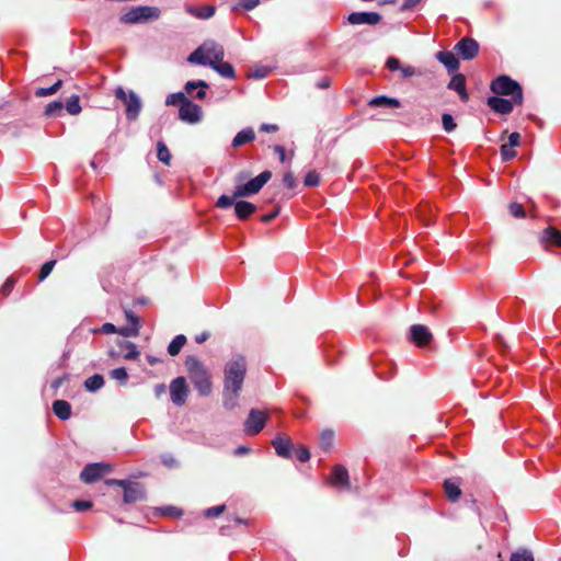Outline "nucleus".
<instances>
[{
  "mask_svg": "<svg viewBox=\"0 0 561 561\" xmlns=\"http://www.w3.org/2000/svg\"><path fill=\"white\" fill-rule=\"evenodd\" d=\"M248 176V172H239L234 178L237 186L232 195L224 194L219 196L215 206L220 209H227L232 206L233 201L241 197H248L257 194L262 190V187L271 180L272 171L265 170L261 172L257 176L242 184Z\"/></svg>",
  "mask_w": 561,
  "mask_h": 561,
  "instance_id": "1",
  "label": "nucleus"
},
{
  "mask_svg": "<svg viewBox=\"0 0 561 561\" xmlns=\"http://www.w3.org/2000/svg\"><path fill=\"white\" fill-rule=\"evenodd\" d=\"M187 339L184 334H179L171 341L167 351H181Z\"/></svg>",
  "mask_w": 561,
  "mask_h": 561,
  "instance_id": "39",
  "label": "nucleus"
},
{
  "mask_svg": "<svg viewBox=\"0 0 561 561\" xmlns=\"http://www.w3.org/2000/svg\"><path fill=\"white\" fill-rule=\"evenodd\" d=\"M295 456L301 462H306V461H308L310 459L309 450L306 447H302V446L295 450Z\"/></svg>",
  "mask_w": 561,
  "mask_h": 561,
  "instance_id": "51",
  "label": "nucleus"
},
{
  "mask_svg": "<svg viewBox=\"0 0 561 561\" xmlns=\"http://www.w3.org/2000/svg\"><path fill=\"white\" fill-rule=\"evenodd\" d=\"M422 0H404L401 5V11L413 10Z\"/></svg>",
  "mask_w": 561,
  "mask_h": 561,
  "instance_id": "55",
  "label": "nucleus"
},
{
  "mask_svg": "<svg viewBox=\"0 0 561 561\" xmlns=\"http://www.w3.org/2000/svg\"><path fill=\"white\" fill-rule=\"evenodd\" d=\"M187 100L190 99L185 95L184 92H176L167 96L165 104L182 106Z\"/></svg>",
  "mask_w": 561,
  "mask_h": 561,
  "instance_id": "35",
  "label": "nucleus"
},
{
  "mask_svg": "<svg viewBox=\"0 0 561 561\" xmlns=\"http://www.w3.org/2000/svg\"><path fill=\"white\" fill-rule=\"evenodd\" d=\"M279 129L278 125L276 124H266V123H263L260 127H259V130L260 131H264V133H275Z\"/></svg>",
  "mask_w": 561,
  "mask_h": 561,
  "instance_id": "56",
  "label": "nucleus"
},
{
  "mask_svg": "<svg viewBox=\"0 0 561 561\" xmlns=\"http://www.w3.org/2000/svg\"><path fill=\"white\" fill-rule=\"evenodd\" d=\"M211 68L224 78L233 79L236 77V71L232 65L224 61V59L211 66Z\"/></svg>",
  "mask_w": 561,
  "mask_h": 561,
  "instance_id": "28",
  "label": "nucleus"
},
{
  "mask_svg": "<svg viewBox=\"0 0 561 561\" xmlns=\"http://www.w3.org/2000/svg\"><path fill=\"white\" fill-rule=\"evenodd\" d=\"M72 507L76 511H87V510H90L92 507V502H90V501H75L72 503Z\"/></svg>",
  "mask_w": 561,
  "mask_h": 561,
  "instance_id": "54",
  "label": "nucleus"
},
{
  "mask_svg": "<svg viewBox=\"0 0 561 561\" xmlns=\"http://www.w3.org/2000/svg\"><path fill=\"white\" fill-rule=\"evenodd\" d=\"M205 51V55L208 60V66L211 67L218 61H221L225 57L224 47L215 42H207L202 45Z\"/></svg>",
  "mask_w": 561,
  "mask_h": 561,
  "instance_id": "17",
  "label": "nucleus"
},
{
  "mask_svg": "<svg viewBox=\"0 0 561 561\" xmlns=\"http://www.w3.org/2000/svg\"><path fill=\"white\" fill-rule=\"evenodd\" d=\"M255 139V133L251 127L244 128L240 130L233 138L231 146L233 148H239L248 142H251Z\"/></svg>",
  "mask_w": 561,
  "mask_h": 561,
  "instance_id": "23",
  "label": "nucleus"
},
{
  "mask_svg": "<svg viewBox=\"0 0 561 561\" xmlns=\"http://www.w3.org/2000/svg\"><path fill=\"white\" fill-rule=\"evenodd\" d=\"M179 118L188 124H196L202 118V108L191 100H187L179 108Z\"/></svg>",
  "mask_w": 561,
  "mask_h": 561,
  "instance_id": "12",
  "label": "nucleus"
},
{
  "mask_svg": "<svg viewBox=\"0 0 561 561\" xmlns=\"http://www.w3.org/2000/svg\"><path fill=\"white\" fill-rule=\"evenodd\" d=\"M447 87L448 89L456 91L462 102H467L469 100L466 89V77L462 73H456L453 76Z\"/></svg>",
  "mask_w": 561,
  "mask_h": 561,
  "instance_id": "19",
  "label": "nucleus"
},
{
  "mask_svg": "<svg viewBox=\"0 0 561 561\" xmlns=\"http://www.w3.org/2000/svg\"><path fill=\"white\" fill-rule=\"evenodd\" d=\"M368 105L370 107H380V106H385V107H400L401 106V102L398 99H396V98H390V96H386V95H379V96L373 98L368 102Z\"/></svg>",
  "mask_w": 561,
  "mask_h": 561,
  "instance_id": "24",
  "label": "nucleus"
},
{
  "mask_svg": "<svg viewBox=\"0 0 561 561\" xmlns=\"http://www.w3.org/2000/svg\"><path fill=\"white\" fill-rule=\"evenodd\" d=\"M103 385H104L103 376L99 375V374H95V375L89 377L84 381L85 389L91 392L99 390L100 388L103 387Z\"/></svg>",
  "mask_w": 561,
  "mask_h": 561,
  "instance_id": "30",
  "label": "nucleus"
},
{
  "mask_svg": "<svg viewBox=\"0 0 561 561\" xmlns=\"http://www.w3.org/2000/svg\"><path fill=\"white\" fill-rule=\"evenodd\" d=\"M56 264V261L55 260H50L46 263H44L39 270V273H38V280L39 282H43L45 278L48 277V275L51 273L54 266Z\"/></svg>",
  "mask_w": 561,
  "mask_h": 561,
  "instance_id": "40",
  "label": "nucleus"
},
{
  "mask_svg": "<svg viewBox=\"0 0 561 561\" xmlns=\"http://www.w3.org/2000/svg\"><path fill=\"white\" fill-rule=\"evenodd\" d=\"M65 108L66 111L70 114V115H78L81 113L82 108H81V105H80V99H79V95H71L66 104H65Z\"/></svg>",
  "mask_w": 561,
  "mask_h": 561,
  "instance_id": "31",
  "label": "nucleus"
},
{
  "mask_svg": "<svg viewBox=\"0 0 561 561\" xmlns=\"http://www.w3.org/2000/svg\"><path fill=\"white\" fill-rule=\"evenodd\" d=\"M124 489V502L133 503L142 497V492L137 483H130L123 488Z\"/></svg>",
  "mask_w": 561,
  "mask_h": 561,
  "instance_id": "26",
  "label": "nucleus"
},
{
  "mask_svg": "<svg viewBox=\"0 0 561 561\" xmlns=\"http://www.w3.org/2000/svg\"><path fill=\"white\" fill-rule=\"evenodd\" d=\"M304 184L307 187H316L320 184V174L316 170L309 171L304 179Z\"/></svg>",
  "mask_w": 561,
  "mask_h": 561,
  "instance_id": "36",
  "label": "nucleus"
},
{
  "mask_svg": "<svg viewBox=\"0 0 561 561\" xmlns=\"http://www.w3.org/2000/svg\"><path fill=\"white\" fill-rule=\"evenodd\" d=\"M443 127L447 133H451L456 129L457 125L454 117L450 114H443L442 116Z\"/></svg>",
  "mask_w": 561,
  "mask_h": 561,
  "instance_id": "43",
  "label": "nucleus"
},
{
  "mask_svg": "<svg viewBox=\"0 0 561 561\" xmlns=\"http://www.w3.org/2000/svg\"><path fill=\"white\" fill-rule=\"evenodd\" d=\"M187 60L190 62H194V64H198V65H203V66H208V60H207V57L205 55L203 46H199L198 48H196L188 56Z\"/></svg>",
  "mask_w": 561,
  "mask_h": 561,
  "instance_id": "33",
  "label": "nucleus"
},
{
  "mask_svg": "<svg viewBox=\"0 0 561 561\" xmlns=\"http://www.w3.org/2000/svg\"><path fill=\"white\" fill-rule=\"evenodd\" d=\"M188 376L195 388L203 396L211 391V381L208 369L195 357L188 356L185 360Z\"/></svg>",
  "mask_w": 561,
  "mask_h": 561,
  "instance_id": "3",
  "label": "nucleus"
},
{
  "mask_svg": "<svg viewBox=\"0 0 561 561\" xmlns=\"http://www.w3.org/2000/svg\"><path fill=\"white\" fill-rule=\"evenodd\" d=\"M191 12L197 16L198 19H209L215 14V7L214 5H205L201 8H195L191 10Z\"/></svg>",
  "mask_w": 561,
  "mask_h": 561,
  "instance_id": "34",
  "label": "nucleus"
},
{
  "mask_svg": "<svg viewBox=\"0 0 561 561\" xmlns=\"http://www.w3.org/2000/svg\"><path fill=\"white\" fill-rule=\"evenodd\" d=\"M53 411L57 417L66 421L71 415V405L65 400H57L53 403Z\"/></svg>",
  "mask_w": 561,
  "mask_h": 561,
  "instance_id": "27",
  "label": "nucleus"
},
{
  "mask_svg": "<svg viewBox=\"0 0 561 561\" xmlns=\"http://www.w3.org/2000/svg\"><path fill=\"white\" fill-rule=\"evenodd\" d=\"M157 157L165 165H169L171 162V152L163 141H158L157 144Z\"/></svg>",
  "mask_w": 561,
  "mask_h": 561,
  "instance_id": "29",
  "label": "nucleus"
},
{
  "mask_svg": "<svg viewBox=\"0 0 561 561\" xmlns=\"http://www.w3.org/2000/svg\"><path fill=\"white\" fill-rule=\"evenodd\" d=\"M331 84V80L328 77L322 78L317 82V87L320 89H327Z\"/></svg>",
  "mask_w": 561,
  "mask_h": 561,
  "instance_id": "64",
  "label": "nucleus"
},
{
  "mask_svg": "<svg viewBox=\"0 0 561 561\" xmlns=\"http://www.w3.org/2000/svg\"><path fill=\"white\" fill-rule=\"evenodd\" d=\"M125 314L129 325L119 329L118 336L121 339L117 340V346L121 348V351H136V345L128 341L127 337L138 334L139 318L134 312L128 310L125 311Z\"/></svg>",
  "mask_w": 561,
  "mask_h": 561,
  "instance_id": "6",
  "label": "nucleus"
},
{
  "mask_svg": "<svg viewBox=\"0 0 561 561\" xmlns=\"http://www.w3.org/2000/svg\"><path fill=\"white\" fill-rule=\"evenodd\" d=\"M232 206H234V215L240 220H247L256 211V206L253 203L247 201H237L236 203L233 202Z\"/></svg>",
  "mask_w": 561,
  "mask_h": 561,
  "instance_id": "21",
  "label": "nucleus"
},
{
  "mask_svg": "<svg viewBox=\"0 0 561 561\" xmlns=\"http://www.w3.org/2000/svg\"><path fill=\"white\" fill-rule=\"evenodd\" d=\"M399 71L401 72V78H403V79H408V78L419 75L416 69L409 65H407V66L402 65L401 69H399Z\"/></svg>",
  "mask_w": 561,
  "mask_h": 561,
  "instance_id": "52",
  "label": "nucleus"
},
{
  "mask_svg": "<svg viewBox=\"0 0 561 561\" xmlns=\"http://www.w3.org/2000/svg\"><path fill=\"white\" fill-rule=\"evenodd\" d=\"M520 135L517 131L512 133L508 136V144L511 147H517L519 145Z\"/></svg>",
  "mask_w": 561,
  "mask_h": 561,
  "instance_id": "60",
  "label": "nucleus"
},
{
  "mask_svg": "<svg viewBox=\"0 0 561 561\" xmlns=\"http://www.w3.org/2000/svg\"><path fill=\"white\" fill-rule=\"evenodd\" d=\"M163 514L164 515H169V516H181L182 515V511L180 508H176L174 506H168V507H164L162 510Z\"/></svg>",
  "mask_w": 561,
  "mask_h": 561,
  "instance_id": "57",
  "label": "nucleus"
},
{
  "mask_svg": "<svg viewBox=\"0 0 561 561\" xmlns=\"http://www.w3.org/2000/svg\"><path fill=\"white\" fill-rule=\"evenodd\" d=\"M510 561H535L534 556L528 550H522L512 553Z\"/></svg>",
  "mask_w": 561,
  "mask_h": 561,
  "instance_id": "41",
  "label": "nucleus"
},
{
  "mask_svg": "<svg viewBox=\"0 0 561 561\" xmlns=\"http://www.w3.org/2000/svg\"><path fill=\"white\" fill-rule=\"evenodd\" d=\"M347 21L353 25H376L381 21V15L377 12H353L348 15Z\"/></svg>",
  "mask_w": 561,
  "mask_h": 561,
  "instance_id": "15",
  "label": "nucleus"
},
{
  "mask_svg": "<svg viewBox=\"0 0 561 561\" xmlns=\"http://www.w3.org/2000/svg\"><path fill=\"white\" fill-rule=\"evenodd\" d=\"M115 98L125 105V114L128 121H136L141 110L139 96L134 92H126L122 87L116 88Z\"/></svg>",
  "mask_w": 561,
  "mask_h": 561,
  "instance_id": "7",
  "label": "nucleus"
},
{
  "mask_svg": "<svg viewBox=\"0 0 561 561\" xmlns=\"http://www.w3.org/2000/svg\"><path fill=\"white\" fill-rule=\"evenodd\" d=\"M197 88L207 89L208 83L204 80L188 81V82H186V84L184 87L186 93H192L193 90H195Z\"/></svg>",
  "mask_w": 561,
  "mask_h": 561,
  "instance_id": "46",
  "label": "nucleus"
},
{
  "mask_svg": "<svg viewBox=\"0 0 561 561\" xmlns=\"http://www.w3.org/2000/svg\"><path fill=\"white\" fill-rule=\"evenodd\" d=\"M401 66H402V64L397 57L390 56L387 58L386 67L390 71H397V70L401 69Z\"/></svg>",
  "mask_w": 561,
  "mask_h": 561,
  "instance_id": "50",
  "label": "nucleus"
},
{
  "mask_svg": "<svg viewBox=\"0 0 561 561\" xmlns=\"http://www.w3.org/2000/svg\"><path fill=\"white\" fill-rule=\"evenodd\" d=\"M279 214V207H277L275 210H273L272 213L270 214H266L264 216L261 217V220L265 224H268L271 222L272 220H274Z\"/></svg>",
  "mask_w": 561,
  "mask_h": 561,
  "instance_id": "61",
  "label": "nucleus"
},
{
  "mask_svg": "<svg viewBox=\"0 0 561 561\" xmlns=\"http://www.w3.org/2000/svg\"><path fill=\"white\" fill-rule=\"evenodd\" d=\"M273 150L279 156V160L280 162H285L286 160V151H285V148L280 145H275L273 147Z\"/></svg>",
  "mask_w": 561,
  "mask_h": 561,
  "instance_id": "62",
  "label": "nucleus"
},
{
  "mask_svg": "<svg viewBox=\"0 0 561 561\" xmlns=\"http://www.w3.org/2000/svg\"><path fill=\"white\" fill-rule=\"evenodd\" d=\"M171 400L176 405H182L186 401L187 387L183 377H178L170 385Z\"/></svg>",
  "mask_w": 561,
  "mask_h": 561,
  "instance_id": "13",
  "label": "nucleus"
},
{
  "mask_svg": "<svg viewBox=\"0 0 561 561\" xmlns=\"http://www.w3.org/2000/svg\"><path fill=\"white\" fill-rule=\"evenodd\" d=\"M95 332H100V333H104V334H111V333H117L118 334L119 330H117L116 327L113 323L106 322L99 330H96ZM118 339H121V337L117 335L116 341Z\"/></svg>",
  "mask_w": 561,
  "mask_h": 561,
  "instance_id": "53",
  "label": "nucleus"
},
{
  "mask_svg": "<svg viewBox=\"0 0 561 561\" xmlns=\"http://www.w3.org/2000/svg\"><path fill=\"white\" fill-rule=\"evenodd\" d=\"M111 471L112 467L106 462L89 463L82 469L80 478L84 483H92Z\"/></svg>",
  "mask_w": 561,
  "mask_h": 561,
  "instance_id": "9",
  "label": "nucleus"
},
{
  "mask_svg": "<svg viewBox=\"0 0 561 561\" xmlns=\"http://www.w3.org/2000/svg\"><path fill=\"white\" fill-rule=\"evenodd\" d=\"M266 75H267V69L262 67V68H256L253 72L249 73V77L260 79V78L266 77Z\"/></svg>",
  "mask_w": 561,
  "mask_h": 561,
  "instance_id": "59",
  "label": "nucleus"
},
{
  "mask_svg": "<svg viewBox=\"0 0 561 561\" xmlns=\"http://www.w3.org/2000/svg\"><path fill=\"white\" fill-rule=\"evenodd\" d=\"M15 283H16V279L13 276L8 277L7 280L4 282V284L0 288L1 295L4 297L9 296L11 294V291L13 290Z\"/></svg>",
  "mask_w": 561,
  "mask_h": 561,
  "instance_id": "44",
  "label": "nucleus"
},
{
  "mask_svg": "<svg viewBox=\"0 0 561 561\" xmlns=\"http://www.w3.org/2000/svg\"><path fill=\"white\" fill-rule=\"evenodd\" d=\"M480 45L472 37L461 38L454 47L456 55L463 60H472L479 54Z\"/></svg>",
  "mask_w": 561,
  "mask_h": 561,
  "instance_id": "10",
  "label": "nucleus"
},
{
  "mask_svg": "<svg viewBox=\"0 0 561 561\" xmlns=\"http://www.w3.org/2000/svg\"><path fill=\"white\" fill-rule=\"evenodd\" d=\"M272 444H273L277 455L285 457V458H290L293 456V450H291L293 445H291L290 438H288L286 436H278L273 440Z\"/></svg>",
  "mask_w": 561,
  "mask_h": 561,
  "instance_id": "22",
  "label": "nucleus"
},
{
  "mask_svg": "<svg viewBox=\"0 0 561 561\" xmlns=\"http://www.w3.org/2000/svg\"><path fill=\"white\" fill-rule=\"evenodd\" d=\"M283 183L289 190H294L297 187V179H296L295 174L290 171H288L284 174Z\"/></svg>",
  "mask_w": 561,
  "mask_h": 561,
  "instance_id": "45",
  "label": "nucleus"
},
{
  "mask_svg": "<svg viewBox=\"0 0 561 561\" xmlns=\"http://www.w3.org/2000/svg\"><path fill=\"white\" fill-rule=\"evenodd\" d=\"M436 59L446 67L448 72H454L459 69V60L454 51L440 50L436 54Z\"/></svg>",
  "mask_w": 561,
  "mask_h": 561,
  "instance_id": "20",
  "label": "nucleus"
},
{
  "mask_svg": "<svg viewBox=\"0 0 561 561\" xmlns=\"http://www.w3.org/2000/svg\"><path fill=\"white\" fill-rule=\"evenodd\" d=\"M267 413L260 410H251L244 423V432L248 435H256L265 425Z\"/></svg>",
  "mask_w": 561,
  "mask_h": 561,
  "instance_id": "11",
  "label": "nucleus"
},
{
  "mask_svg": "<svg viewBox=\"0 0 561 561\" xmlns=\"http://www.w3.org/2000/svg\"><path fill=\"white\" fill-rule=\"evenodd\" d=\"M111 376H112V378H114L121 382H126L127 377H128L126 369L123 367L113 369L111 371Z\"/></svg>",
  "mask_w": 561,
  "mask_h": 561,
  "instance_id": "48",
  "label": "nucleus"
},
{
  "mask_svg": "<svg viewBox=\"0 0 561 561\" xmlns=\"http://www.w3.org/2000/svg\"><path fill=\"white\" fill-rule=\"evenodd\" d=\"M508 211L514 218H526L524 206L517 202L508 204Z\"/></svg>",
  "mask_w": 561,
  "mask_h": 561,
  "instance_id": "37",
  "label": "nucleus"
},
{
  "mask_svg": "<svg viewBox=\"0 0 561 561\" xmlns=\"http://www.w3.org/2000/svg\"><path fill=\"white\" fill-rule=\"evenodd\" d=\"M64 110V104L60 101H53L48 103L44 110L46 117L59 116Z\"/></svg>",
  "mask_w": 561,
  "mask_h": 561,
  "instance_id": "32",
  "label": "nucleus"
},
{
  "mask_svg": "<svg viewBox=\"0 0 561 561\" xmlns=\"http://www.w3.org/2000/svg\"><path fill=\"white\" fill-rule=\"evenodd\" d=\"M55 94L54 90L51 89V87H48V88H38L36 91H35V95L38 96V98H44V96H48V95H53Z\"/></svg>",
  "mask_w": 561,
  "mask_h": 561,
  "instance_id": "58",
  "label": "nucleus"
},
{
  "mask_svg": "<svg viewBox=\"0 0 561 561\" xmlns=\"http://www.w3.org/2000/svg\"><path fill=\"white\" fill-rule=\"evenodd\" d=\"M107 485H118L122 488H125L128 484V481L125 480H117V479H108L105 481Z\"/></svg>",
  "mask_w": 561,
  "mask_h": 561,
  "instance_id": "63",
  "label": "nucleus"
},
{
  "mask_svg": "<svg viewBox=\"0 0 561 561\" xmlns=\"http://www.w3.org/2000/svg\"><path fill=\"white\" fill-rule=\"evenodd\" d=\"M490 108L500 114H510L513 111L515 102L513 99L507 100L499 96H490L486 101Z\"/></svg>",
  "mask_w": 561,
  "mask_h": 561,
  "instance_id": "18",
  "label": "nucleus"
},
{
  "mask_svg": "<svg viewBox=\"0 0 561 561\" xmlns=\"http://www.w3.org/2000/svg\"><path fill=\"white\" fill-rule=\"evenodd\" d=\"M260 3V0H241L240 2H238L233 9H238L239 7L243 8L244 10H253L254 8H256Z\"/></svg>",
  "mask_w": 561,
  "mask_h": 561,
  "instance_id": "49",
  "label": "nucleus"
},
{
  "mask_svg": "<svg viewBox=\"0 0 561 561\" xmlns=\"http://www.w3.org/2000/svg\"><path fill=\"white\" fill-rule=\"evenodd\" d=\"M507 144L501 146V157L502 161L507 162L516 157V151L512 149Z\"/></svg>",
  "mask_w": 561,
  "mask_h": 561,
  "instance_id": "42",
  "label": "nucleus"
},
{
  "mask_svg": "<svg viewBox=\"0 0 561 561\" xmlns=\"http://www.w3.org/2000/svg\"><path fill=\"white\" fill-rule=\"evenodd\" d=\"M539 241L546 249L551 245L561 248V231L553 226H549L541 231Z\"/></svg>",
  "mask_w": 561,
  "mask_h": 561,
  "instance_id": "16",
  "label": "nucleus"
},
{
  "mask_svg": "<svg viewBox=\"0 0 561 561\" xmlns=\"http://www.w3.org/2000/svg\"><path fill=\"white\" fill-rule=\"evenodd\" d=\"M408 339L419 348L428 347L433 341L431 330L424 324H413L410 327Z\"/></svg>",
  "mask_w": 561,
  "mask_h": 561,
  "instance_id": "8",
  "label": "nucleus"
},
{
  "mask_svg": "<svg viewBox=\"0 0 561 561\" xmlns=\"http://www.w3.org/2000/svg\"><path fill=\"white\" fill-rule=\"evenodd\" d=\"M334 433L332 431H323L320 436V445L324 449H330L333 445Z\"/></svg>",
  "mask_w": 561,
  "mask_h": 561,
  "instance_id": "38",
  "label": "nucleus"
},
{
  "mask_svg": "<svg viewBox=\"0 0 561 561\" xmlns=\"http://www.w3.org/2000/svg\"><path fill=\"white\" fill-rule=\"evenodd\" d=\"M444 490L446 496L451 502H457L461 495L459 483L453 479H447L444 482Z\"/></svg>",
  "mask_w": 561,
  "mask_h": 561,
  "instance_id": "25",
  "label": "nucleus"
},
{
  "mask_svg": "<svg viewBox=\"0 0 561 561\" xmlns=\"http://www.w3.org/2000/svg\"><path fill=\"white\" fill-rule=\"evenodd\" d=\"M226 510V505H218L214 507H209L204 512V515L208 518L217 517L222 514Z\"/></svg>",
  "mask_w": 561,
  "mask_h": 561,
  "instance_id": "47",
  "label": "nucleus"
},
{
  "mask_svg": "<svg viewBox=\"0 0 561 561\" xmlns=\"http://www.w3.org/2000/svg\"><path fill=\"white\" fill-rule=\"evenodd\" d=\"M247 374V366L243 358L230 362L225 369L224 396L225 404L228 408H234L237 398L242 388V383Z\"/></svg>",
  "mask_w": 561,
  "mask_h": 561,
  "instance_id": "2",
  "label": "nucleus"
},
{
  "mask_svg": "<svg viewBox=\"0 0 561 561\" xmlns=\"http://www.w3.org/2000/svg\"><path fill=\"white\" fill-rule=\"evenodd\" d=\"M160 9L157 7L139 5L131 8L128 12L124 13L119 21L123 24H138L148 21L158 20L160 16Z\"/></svg>",
  "mask_w": 561,
  "mask_h": 561,
  "instance_id": "5",
  "label": "nucleus"
},
{
  "mask_svg": "<svg viewBox=\"0 0 561 561\" xmlns=\"http://www.w3.org/2000/svg\"><path fill=\"white\" fill-rule=\"evenodd\" d=\"M330 483L339 489H350V477L347 469L342 465H336L330 477Z\"/></svg>",
  "mask_w": 561,
  "mask_h": 561,
  "instance_id": "14",
  "label": "nucleus"
},
{
  "mask_svg": "<svg viewBox=\"0 0 561 561\" xmlns=\"http://www.w3.org/2000/svg\"><path fill=\"white\" fill-rule=\"evenodd\" d=\"M493 93L497 95H510L516 105H520L524 101L523 88L514 79L502 75L496 77L490 85Z\"/></svg>",
  "mask_w": 561,
  "mask_h": 561,
  "instance_id": "4",
  "label": "nucleus"
}]
</instances>
